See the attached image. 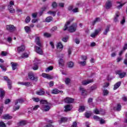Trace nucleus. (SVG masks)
<instances>
[{
  "instance_id": "nucleus-63",
  "label": "nucleus",
  "mask_w": 127,
  "mask_h": 127,
  "mask_svg": "<svg viewBox=\"0 0 127 127\" xmlns=\"http://www.w3.org/2000/svg\"><path fill=\"white\" fill-rule=\"evenodd\" d=\"M72 11L74 13L79 12V10H78V8H75L72 9Z\"/></svg>"
},
{
  "instance_id": "nucleus-15",
  "label": "nucleus",
  "mask_w": 127,
  "mask_h": 127,
  "mask_svg": "<svg viewBox=\"0 0 127 127\" xmlns=\"http://www.w3.org/2000/svg\"><path fill=\"white\" fill-rule=\"evenodd\" d=\"M64 111L65 112H69L70 110H72V105H66L65 106H64Z\"/></svg>"
},
{
  "instance_id": "nucleus-11",
  "label": "nucleus",
  "mask_w": 127,
  "mask_h": 127,
  "mask_svg": "<svg viewBox=\"0 0 127 127\" xmlns=\"http://www.w3.org/2000/svg\"><path fill=\"white\" fill-rule=\"evenodd\" d=\"M42 76L43 78H46V79H53V77L51 76L50 74H48V73H43L42 74Z\"/></svg>"
},
{
  "instance_id": "nucleus-62",
  "label": "nucleus",
  "mask_w": 127,
  "mask_h": 127,
  "mask_svg": "<svg viewBox=\"0 0 127 127\" xmlns=\"http://www.w3.org/2000/svg\"><path fill=\"white\" fill-rule=\"evenodd\" d=\"M99 121L101 125H103V124H105V120H104V119L100 118Z\"/></svg>"
},
{
  "instance_id": "nucleus-9",
  "label": "nucleus",
  "mask_w": 127,
  "mask_h": 127,
  "mask_svg": "<svg viewBox=\"0 0 127 127\" xmlns=\"http://www.w3.org/2000/svg\"><path fill=\"white\" fill-rule=\"evenodd\" d=\"M94 80L93 79H88V80H84L82 81V84L83 86H86V85H88V84H90V83H93Z\"/></svg>"
},
{
  "instance_id": "nucleus-61",
  "label": "nucleus",
  "mask_w": 127,
  "mask_h": 127,
  "mask_svg": "<svg viewBox=\"0 0 127 127\" xmlns=\"http://www.w3.org/2000/svg\"><path fill=\"white\" fill-rule=\"evenodd\" d=\"M32 100H33V101L36 102L37 103H38V102H39V98H33Z\"/></svg>"
},
{
  "instance_id": "nucleus-4",
  "label": "nucleus",
  "mask_w": 127,
  "mask_h": 127,
  "mask_svg": "<svg viewBox=\"0 0 127 127\" xmlns=\"http://www.w3.org/2000/svg\"><path fill=\"white\" fill-rule=\"evenodd\" d=\"M35 51L38 54L40 55H43V50H42V47H38L37 46H35Z\"/></svg>"
},
{
  "instance_id": "nucleus-37",
  "label": "nucleus",
  "mask_w": 127,
  "mask_h": 127,
  "mask_svg": "<svg viewBox=\"0 0 127 127\" xmlns=\"http://www.w3.org/2000/svg\"><path fill=\"white\" fill-rule=\"evenodd\" d=\"M117 3H119V5L117 6V8L118 9H120V8H121V7L124 6V5H125V4H126V2L124 3H123V4H121V2H117Z\"/></svg>"
},
{
  "instance_id": "nucleus-57",
  "label": "nucleus",
  "mask_w": 127,
  "mask_h": 127,
  "mask_svg": "<svg viewBox=\"0 0 127 127\" xmlns=\"http://www.w3.org/2000/svg\"><path fill=\"white\" fill-rule=\"evenodd\" d=\"M81 58L83 61H86V60H87V56H81Z\"/></svg>"
},
{
  "instance_id": "nucleus-26",
  "label": "nucleus",
  "mask_w": 127,
  "mask_h": 127,
  "mask_svg": "<svg viewBox=\"0 0 127 127\" xmlns=\"http://www.w3.org/2000/svg\"><path fill=\"white\" fill-rule=\"evenodd\" d=\"M121 110H122V106L120 104H118L117 107L114 108V111H117L118 112L121 111Z\"/></svg>"
},
{
  "instance_id": "nucleus-51",
  "label": "nucleus",
  "mask_w": 127,
  "mask_h": 127,
  "mask_svg": "<svg viewBox=\"0 0 127 127\" xmlns=\"http://www.w3.org/2000/svg\"><path fill=\"white\" fill-rule=\"evenodd\" d=\"M97 89V86L96 85H93L90 87L91 91H94V90H96Z\"/></svg>"
},
{
  "instance_id": "nucleus-38",
  "label": "nucleus",
  "mask_w": 127,
  "mask_h": 127,
  "mask_svg": "<svg viewBox=\"0 0 127 127\" xmlns=\"http://www.w3.org/2000/svg\"><path fill=\"white\" fill-rule=\"evenodd\" d=\"M52 70H53V66H51L46 69V73H48L49 71H52Z\"/></svg>"
},
{
  "instance_id": "nucleus-33",
  "label": "nucleus",
  "mask_w": 127,
  "mask_h": 127,
  "mask_svg": "<svg viewBox=\"0 0 127 127\" xmlns=\"http://www.w3.org/2000/svg\"><path fill=\"white\" fill-rule=\"evenodd\" d=\"M0 98H3V97H4V95H5V91H4V90H1L0 91Z\"/></svg>"
},
{
  "instance_id": "nucleus-42",
  "label": "nucleus",
  "mask_w": 127,
  "mask_h": 127,
  "mask_svg": "<svg viewBox=\"0 0 127 127\" xmlns=\"http://www.w3.org/2000/svg\"><path fill=\"white\" fill-rule=\"evenodd\" d=\"M67 120L68 119H67V118L64 117L61 118L60 123H64L65 122H67Z\"/></svg>"
},
{
  "instance_id": "nucleus-14",
  "label": "nucleus",
  "mask_w": 127,
  "mask_h": 127,
  "mask_svg": "<svg viewBox=\"0 0 127 127\" xmlns=\"http://www.w3.org/2000/svg\"><path fill=\"white\" fill-rule=\"evenodd\" d=\"M24 50H25V47H24L23 45L17 47V51L18 53H20V52H23Z\"/></svg>"
},
{
  "instance_id": "nucleus-32",
  "label": "nucleus",
  "mask_w": 127,
  "mask_h": 127,
  "mask_svg": "<svg viewBox=\"0 0 127 127\" xmlns=\"http://www.w3.org/2000/svg\"><path fill=\"white\" fill-rule=\"evenodd\" d=\"M24 29H25V32L27 33H28V32H30V31H31V29H30V27H29L28 26L24 27Z\"/></svg>"
},
{
  "instance_id": "nucleus-16",
  "label": "nucleus",
  "mask_w": 127,
  "mask_h": 127,
  "mask_svg": "<svg viewBox=\"0 0 127 127\" xmlns=\"http://www.w3.org/2000/svg\"><path fill=\"white\" fill-rule=\"evenodd\" d=\"M2 119L4 120H11V119H12V116H11L9 114H6L2 116Z\"/></svg>"
},
{
  "instance_id": "nucleus-44",
  "label": "nucleus",
  "mask_w": 127,
  "mask_h": 127,
  "mask_svg": "<svg viewBox=\"0 0 127 127\" xmlns=\"http://www.w3.org/2000/svg\"><path fill=\"white\" fill-rule=\"evenodd\" d=\"M70 82H71L70 78H67L65 79V83L66 85H69V84H70Z\"/></svg>"
},
{
  "instance_id": "nucleus-58",
  "label": "nucleus",
  "mask_w": 127,
  "mask_h": 127,
  "mask_svg": "<svg viewBox=\"0 0 127 127\" xmlns=\"http://www.w3.org/2000/svg\"><path fill=\"white\" fill-rule=\"evenodd\" d=\"M1 55H2V56H6V55H7V52L2 51L1 53Z\"/></svg>"
},
{
  "instance_id": "nucleus-27",
  "label": "nucleus",
  "mask_w": 127,
  "mask_h": 127,
  "mask_svg": "<svg viewBox=\"0 0 127 127\" xmlns=\"http://www.w3.org/2000/svg\"><path fill=\"white\" fill-rule=\"evenodd\" d=\"M120 16V12H117L116 13V16L114 17V21L115 22H117L118 21V18Z\"/></svg>"
},
{
  "instance_id": "nucleus-3",
  "label": "nucleus",
  "mask_w": 127,
  "mask_h": 127,
  "mask_svg": "<svg viewBox=\"0 0 127 127\" xmlns=\"http://www.w3.org/2000/svg\"><path fill=\"white\" fill-rule=\"evenodd\" d=\"M28 77H29V79H30V80H31L32 81H37V80H38V77L37 76H34V73H33V72H30L28 73Z\"/></svg>"
},
{
  "instance_id": "nucleus-56",
  "label": "nucleus",
  "mask_w": 127,
  "mask_h": 127,
  "mask_svg": "<svg viewBox=\"0 0 127 127\" xmlns=\"http://www.w3.org/2000/svg\"><path fill=\"white\" fill-rule=\"evenodd\" d=\"M32 69H33V70H38V65L34 64V66L32 67Z\"/></svg>"
},
{
  "instance_id": "nucleus-60",
  "label": "nucleus",
  "mask_w": 127,
  "mask_h": 127,
  "mask_svg": "<svg viewBox=\"0 0 127 127\" xmlns=\"http://www.w3.org/2000/svg\"><path fill=\"white\" fill-rule=\"evenodd\" d=\"M110 84L109 83H105L103 85V88H108L109 87Z\"/></svg>"
},
{
  "instance_id": "nucleus-35",
  "label": "nucleus",
  "mask_w": 127,
  "mask_h": 127,
  "mask_svg": "<svg viewBox=\"0 0 127 127\" xmlns=\"http://www.w3.org/2000/svg\"><path fill=\"white\" fill-rule=\"evenodd\" d=\"M85 118H87V119H89L91 116H92V113L91 112H86L85 114Z\"/></svg>"
},
{
  "instance_id": "nucleus-23",
  "label": "nucleus",
  "mask_w": 127,
  "mask_h": 127,
  "mask_svg": "<svg viewBox=\"0 0 127 127\" xmlns=\"http://www.w3.org/2000/svg\"><path fill=\"white\" fill-rule=\"evenodd\" d=\"M11 65H12V70H14L16 69V67H17V63H11Z\"/></svg>"
},
{
  "instance_id": "nucleus-28",
  "label": "nucleus",
  "mask_w": 127,
  "mask_h": 127,
  "mask_svg": "<svg viewBox=\"0 0 127 127\" xmlns=\"http://www.w3.org/2000/svg\"><path fill=\"white\" fill-rule=\"evenodd\" d=\"M102 111H103V110L102 109L100 111H99L98 109H95L93 111V113H94V114H95L96 115H99V114H101L102 113Z\"/></svg>"
},
{
  "instance_id": "nucleus-24",
  "label": "nucleus",
  "mask_w": 127,
  "mask_h": 127,
  "mask_svg": "<svg viewBox=\"0 0 127 127\" xmlns=\"http://www.w3.org/2000/svg\"><path fill=\"white\" fill-rule=\"evenodd\" d=\"M110 27H111L110 25H108L107 26L106 29H105V31L103 33V34H104V35H107V34H108V32L110 31Z\"/></svg>"
},
{
  "instance_id": "nucleus-31",
  "label": "nucleus",
  "mask_w": 127,
  "mask_h": 127,
  "mask_svg": "<svg viewBox=\"0 0 127 127\" xmlns=\"http://www.w3.org/2000/svg\"><path fill=\"white\" fill-rule=\"evenodd\" d=\"M44 91L41 90L39 91H37L36 92L37 95H39V96H42L43 95H44Z\"/></svg>"
},
{
  "instance_id": "nucleus-1",
  "label": "nucleus",
  "mask_w": 127,
  "mask_h": 127,
  "mask_svg": "<svg viewBox=\"0 0 127 127\" xmlns=\"http://www.w3.org/2000/svg\"><path fill=\"white\" fill-rule=\"evenodd\" d=\"M40 103L41 105H42L41 106V110H42V111L48 112V111L50 110V106L49 105H48V103L46 100H41Z\"/></svg>"
},
{
  "instance_id": "nucleus-13",
  "label": "nucleus",
  "mask_w": 127,
  "mask_h": 127,
  "mask_svg": "<svg viewBox=\"0 0 127 127\" xmlns=\"http://www.w3.org/2000/svg\"><path fill=\"white\" fill-rule=\"evenodd\" d=\"M112 7V1L111 0H108L106 3V8L109 9Z\"/></svg>"
},
{
  "instance_id": "nucleus-39",
  "label": "nucleus",
  "mask_w": 127,
  "mask_h": 127,
  "mask_svg": "<svg viewBox=\"0 0 127 127\" xmlns=\"http://www.w3.org/2000/svg\"><path fill=\"white\" fill-rule=\"evenodd\" d=\"M78 64H79L81 66H86V64H87V63L86 62V61H83V62L79 61Z\"/></svg>"
},
{
  "instance_id": "nucleus-5",
  "label": "nucleus",
  "mask_w": 127,
  "mask_h": 127,
  "mask_svg": "<svg viewBox=\"0 0 127 127\" xmlns=\"http://www.w3.org/2000/svg\"><path fill=\"white\" fill-rule=\"evenodd\" d=\"M77 29V24H73L68 28L69 32H75Z\"/></svg>"
},
{
  "instance_id": "nucleus-50",
  "label": "nucleus",
  "mask_w": 127,
  "mask_h": 127,
  "mask_svg": "<svg viewBox=\"0 0 127 127\" xmlns=\"http://www.w3.org/2000/svg\"><path fill=\"white\" fill-rule=\"evenodd\" d=\"M0 127H6V126L3 122H0Z\"/></svg>"
},
{
  "instance_id": "nucleus-10",
  "label": "nucleus",
  "mask_w": 127,
  "mask_h": 127,
  "mask_svg": "<svg viewBox=\"0 0 127 127\" xmlns=\"http://www.w3.org/2000/svg\"><path fill=\"white\" fill-rule=\"evenodd\" d=\"M64 102L66 103V104H71V103L74 102V99L69 97H66L64 99Z\"/></svg>"
},
{
  "instance_id": "nucleus-48",
  "label": "nucleus",
  "mask_w": 127,
  "mask_h": 127,
  "mask_svg": "<svg viewBox=\"0 0 127 127\" xmlns=\"http://www.w3.org/2000/svg\"><path fill=\"white\" fill-rule=\"evenodd\" d=\"M46 9H47V7H43V8H42V10L40 12V15H42V13H43V11H44V10H46Z\"/></svg>"
},
{
  "instance_id": "nucleus-47",
  "label": "nucleus",
  "mask_w": 127,
  "mask_h": 127,
  "mask_svg": "<svg viewBox=\"0 0 127 127\" xmlns=\"http://www.w3.org/2000/svg\"><path fill=\"white\" fill-rule=\"evenodd\" d=\"M68 39H69V37L66 36V37H64L62 39V41H64V42H67Z\"/></svg>"
},
{
  "instance_id": "nucleus-6",
  "label": "nucleus",
  "mask_w": 127,
  "mask_h": 127,
  "mask_svg": "<svg viewBox=\"0 0 127 127\" xmlns=\"http://www.w3.org/2000/svg\"><path fill=\"white\" fill-rule=\"evenodd\" d=\"M35 43L38 46H39V47H43V44H42L40 40V37H36Z\"/></svg>"
},
{
  "instance_id": "nucleus-17",
  "label": "nucleus",
  "mask_w": 127,
  "mask_h": 127,
  "mask_svg": "<svg viewBox=\"0 0 127 127\" xmlns=\"http://www.w3.org/2000/svg\"><path fill=\"white\" fill-rule=\"evenodd\" d=\"M79 90L81 92V95L82 96H86L87 95V91L85 90V88L80 87Z\"/></svg>"
},
{
  "instance_id": "nucleus-45",
  "label": "nucleus",
  "mask_w": 127,
  "mask_h": 127,
  "mask_svg": "<svg viewBox=\"0 0 127 127\" xmlns=\"http://www.w3.org/2000/svg\"><path fill=\"white\" fill-rule=\"evenodd\" d=\"M78 111L79 112H84L85 111V106H80Z\"/></svg>"
},
{
  "instance_id": "nucleus-43",
  "label": "nucleus",
  "mask_w": 127,
  "mask_h": 127,
  "mask_svg": "<svg viewBox=\"0 0 127 127\" xmlns=\"http://www.w3.org/2000/svg\"><path fill=\"white\" fill-rule=\"evenodd\" d=\"M20 108V106L19 105L14 106L13 112H15V111H17V110H19Z\"/></svg>"
},
{
  "instance_id": "nucleus-34",
  "label": "nucleus",
  "mask_w": 127,
  "mask_h": 127,
  "mask_svg": "<svg viewBox=\"0 0 127 127\" xmlns=\"http://www.w3.org/2000/svg\"><path fill=\"white\" fill-rule=\"evenodd\" d=\"M56 11H49L48 12V14H52L53 16H55L56 15Z\"/></svg>"
},
{
  "instance_id": "nucleus-29",
  "label": "nucleus",
  "mask_w": 127,
  "mask_h": 127,
  "mask_svg": "<svg viewBox=\"0 0 127 127\" xmlns=\"http://www.w3.org/2000/svg\"><path fill=\"white\" fill-rule=\"evenodd\" d=\"M52 19H53L52 16H49L46 18L45 21L46 22H50V21H52Z\"/></svg>"
},
{
  "instance_id": "nucleus-20",
  "label": "nucleus",
  "mask_w": 127,
  "mask_h": 127,
  "mask_svg": "<svg viewBox=\"0 0 127 127\" xmlns=\"http://www.w3.org/2000/svg\"><path fill=\"white\" fill-rule=\"evenodd\" d=\"M57 47L58 49L61 50L60 51H62L63 49V45L62 44V43H61V42L58 43L57 44Z\"/></svg>"
},
{
  "instance_id": "nucleus-12",
  "label": "nucleus",
  "mask_w": 127,
  "mask_h": 127,
  "mask_svg": "<svg viewBox=\"0 0 127 127\" xmlns=\"http://www.w3.org/2000/svg\"><path fill=\"white\" fill-rule=\"evenodd\" d=\"M51 93L52 94H59V93H60V94H62V93H63V91H60L57 88H55L52 90Z\"/></svg>"
},
{
  "instance_id": "nucleus-54",
  "label": "nucleus",
  "mask_w": 127,
  "mask_h": 127,
  "mask_svg": "<svg viewBox=\"0 0 127 127\" xmlns=\"http://www.w3.org/2000/svg\"><path fill=\"white\" fill-rule=\"evenodd\" d=\"M44 35L45 37H50L51 36V35L48 33H45Z\"/></svg>"
},
{
  "instance_id": "nucleus-40",
  "label": "nucleus",
  "mask_w": 127,
  "mask_h": 127,
  "mask_svg": "<svg viewBox=\"0 0 127 127\" xmlns=\"http://www.w3.org/2000/svg\"><path fill=\"white\" fill-rule=\"evenodd\" d=\"M69 68H73L74 67V63L72 62H69L67 64Z\"/></svg>"
},
{
  "instance_id": "nucleus-7",
  "label": "nucleus",
  "mask_w": 127,
  "mask_h": 127,
  "mask_svg": "<svg viewBox=\"0 0 127 127\" xmlns=\"http://www.w3.org/2000/svg\"><path fill=\"white\" fill-rule=\"evenodd\" d=\"M73 20H74V18H71L68 21L66 22L64 28V31H65V30H67V29L68 28V25H69V24H70V23H71Z\"/></svg>"
},
{
  "instance_id": "nucleus-49",
  "label": "nucleus",
  "mask_w": 127,
  "mask_h": 127,
  "mask_svg": "<svg viewBox=\"0 0 127 127\" xmlns=\"http://www.w3.org/2000/svg\"><path fill=\"white\" fill-rule=\"evenodd\" d=\"M31 85V83L29 82H26L24 83V86H26V87H29V86Z\"/></svg>"
},
{
  "instance_id": "nucleus-25",
  "label": "nucleus",
  "mask_w": 127,
  "mask_h": 127,
  "mask_svg": "<svg viewBox=\"0 0 127 127\" xmlns=\"http://www.w3.org/2000/svg\"><path fill=\"white\" fill-rule=\"evenodd\" d=\"M59 64L60 67H63V66H64V61H63V59H60L59 60Z\"/></svg>"
},
{
  "instance_id": "nucleus-59",
  "label": "nucleus",
  "mask_w": 127,
  "mask_h": 127,
  "mask_svg": "<svg viewBox=\"0 0 127 127\" xmlns=\"http://www.w3.org/2000/svg\"><path fill=\"white\" fill-rule=\"evenodd\" d=\"M57 29L58 28L57 26L54 27L51 29V32H53V31H56V30H57Z\"/></svg>"
},
{
  "instance_id": "nucleus-19",
  "label": "nucleus",
  "mask_w": 127,
  "mask_h": 127,
  "mask_svg": "<svg viewBox=\"0 0 127 127\" xmlns=\"http://www.w3.org/2000/svg\"><path fill=\"white\" fill-rule=\"evenodd\" d=\"M8 9H9V11L11 13H14V12H15V10L13 8V7H12V5H8Z\"/></svg>"
},
{
  "instance_id": "nucleus-21",
  "label": "nucleus",
  "mask_w": 127,
  "mask_h": 127,
  "mask_svg": "<svg viewBox=\"0 0 127 127\" xmlns=\"http://www.w3.org/2000/svg\"><path fill=\"white\" fill-rule=\"evenodd\" d=\"M121 84H122V82L121 81H119L117 83H116L114 85V90H117L121 86Z\"/></svg>"
},
{
  "instance_id": "nucleus-18",
  "label": "nucleus",
  "mask_w": 127,
  "mask_h": 127,
  "mask_svg": "<svg viewBox=\"0 0 127 127\" xmlns=\"http://www.w3.org/2000/svg\"><path fill=\"white\" fill-rule=\"evenodd\" d=\"M117 73L119 75L120 78H124L126 75V72L121 73V70L117 71Z\"/></svg>"
},
{
  "instance_id": "nucleus-41",
  "label": "nucleus",
  "mask_w": 127,
  "mask_h": 127,
  "mask_svg": "<svg viewBox=\"0 0 127 127\" xmlns=\"http://www.w3.org/2000/svg\"><path fill=\"white\" fill-rule=\"evenodd\" d=\"M103 96H108L109 95V90L105 89L103 91Z\"/></svg>"
},
{
  "instance_id": "nucleus-22",
  "label": "nucleus",
  "mask_w": 127,
  "mask_h": 127,
  "mask_svg": "<svg viewBox=\"0 0 127 127\" xmlns=\"http://www.w3.org/2000/svg\"><path fill=\"white\" fill-rule=\"evenodd\" d=\"M24 102V100H23V99H22L16 100L15 101V106H16V105H17L18 103H20V104H22V103H23Z\"/></svg>"
},
{
  "instance_id": "nucleus-8",
  "label": "nucleus",
  "mask_w": 127,
  "mask_h": 127,
  "mask_svg": "<svg viewBox=\"0 0 127 127\" xmlns=\"http://www.w3.org/2000/svg\"><path fill=\"white\" fill-rule=\"evenodd\" d=\"M101 30H102V29L101 28H98L97 30H95L94 32L91 34V37L95 38V37L97 36L98 34H99V32H100Z\"/></svg>"
},
{
  "instance_id": "nucleus-52",
  "label": "nucleus",
  "mask_w": 127,
  "mask_h": 127,
  "mask_svg": "<svg viewBox=\"0 0 127 127\" xmlns=\"http://www.w3.org/2000/svg\"><path fill=\"white\" fill-rule=\"evenodd\" d=\"M93 119H94V120H96V121H100V117H99V116H93Z\"/></svg>"
},
{
  "instance_id": "nucleus-64",
  "label": "nucleus",
  "mask_w": 127,
  "mask_h": 127,
  "mask_svg": "<svg viewBox=\"0 0 127 127\" xmlns=\"http://www.w3.org/2000/svg\"><path fill=\"white\" fill-rule=\"evenodd\" d=\"M71 127H77V122H73Z\"/></svg>"
},
{
  "instance_id": "nucleus-36",
  "label": "nucleus",
  "mask_w": 127,
  "mask_h": 127,
  "mask_svg": "<svg viewBox=\"0 0 127 127\" xmlns=\"http://www.w3.org/2000/svg\"><path fill=\"white\" fill-rule=\"evenodd\" d=\"M25 125H26V121H20L18 124V126H25Z\"/></svg>"
},
{
  "instance_id": "nucleus-46",
  "label": "nucleus",
  "mask_w": 127,
  "mask_h": 127,
  "mask_svg": "<svg viewBox=\"0 0 127 127\" xmlns=\"http://www.w3.org/2000/svg\"><path fill=\"white\" fill-rule=\"evenodd\" d=\"M28 55L27 53H24L22 55L21 58H27Z\"/></svg>"
},
{
  "instance_id": "nucleus-2",
  "label": "nucleus",
  "mask_w": 127,
  "mask_h": 127,
  "mask_svg": "<svg viewBox=\"0 0 127 127\" xmlns=\"http://www.w3.org/2000/svg\"><path fill=\"white\" fill-rule=\"evenodd\" d=\"M6 29L9 32H13V31L16 30V28L13 25H6Z\"/></svg>"
},
{
  "instance_id": "nucleus-55",
  "label": "nucleus",
  "mask_w": 127,
  "mask_h": 127,
  "mask_svg": "<svg viewBox=\"0 0 127 127\" xmlns=\"http://www.w3.org/2000/svg\"><path fill=\"white\" fill-rule=\"evenodd\" d=\"M52 6L53 8H55V7H57V3L56 2H53Z\"/></svg>"
},
{
  "instance_id": "nucleus-53",
  "label": "nucleus",
  "mask_w": 127,
  "mask_h": 127,
  "mask_svg": "<svg viewBox=\"0 0 127 127\" xmlns=\"http://www.w3.org/2000/svg\"><path fill=\"white\" fill-rule=\"evenodd\" d=\"M30 21V17L27 16L25 19V22L26 23H28Z\"/></svg>"
},
{
  "instance_id": "nucleus-30",
  "label": "nucleus",
  "mask_w": 127,
  "mask_h": 127,
  "mask_svg": "<svg viewBox=\"0 0 127 127\" xmlns=\"http://www.w3.org/2000/svg\"><path fill=\"white\" fill-rule=\"evenodd\" d=\"M7 83L8 89H9V90H11V80H10V79H8Z\"/></svg>"
}]
</instances>
